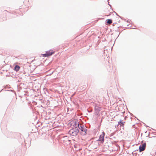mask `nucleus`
<instances>
[{"label": "nucleus", "mask_w": 156, "mask_h": 156, "mask_svg": "<svg viewBox=\"0 0 156 156\" xmlns=\"http://www.w3.org/2000/svg\"><path fill=\"white\" fill-rule=\"evenodd\" d=\"M20 67L19 66L16 65L14 68L15 70H16V71H17L19 70L20 69Z\"/></svg>", "instance_id": "nucleus-9"}, {"label": "nucleus", "mask_w": 156, "mask_h": 156, "mask_svg": "<svg viewBox=\"0 0 156 156\" xmlns=\"http://www.w3.org/2000/svg\"><path fill=\"white\" fill-rule=\"evenodd\" d=\"M125 122H122L121 121L120 122H118V125H120L121 126H123L124 124V123H125Z\"/></svg>", "instance_id": "nucleus-8"}, {"label": "nucleus", "mask_w": 156, "mask_h": 156, "mask_svg": "<svg viewBox=\"0 0 156 156\" xmlns=\"http://www.w3.org/2000/svg\"><path fill=\"white\" fill-rule=\"evenodd\" d=\"M79 132V130L77 128H73L69 130L68 133L70 135L75 136L77 135Z\"/></svg>", "instance_id": "nucleus-1"}, {"label": "nucleus", "mask_w": 156, "mask_h": 156, "mask_svg": "<svg viewBox=\"0 0 156 156\" xmlns=\"http://www.w3.org/2000/svg\"><path fill=\"white\" fill-rule=\"evenodd\" d=\"M100 109L101 108L98 106H96L95 107V110L96 113H99L100 110Z\"/></svg>", "instance_id": "nucleus-7"}, {"label": "nucleus", "mask_w": 156, "mask_h": 156, "mask_svg": "<svg viewBox=\"0 0 156 156\" xmlns=\"http://www.w3.org/2000/svg\"><path fill=\"white\" fill-rule=\"evenodd\" d=\"M54 52L53 51H47L46 53L44 54L45 56H50Z\"/></svg>", "instance_id": "nucleus-6"}, {"label": "nucleus", "mask_w": 156, "mask_h": 156, "mask_svg": "<svg viewBox=\"0 0 156 156\" xmlns=\"http://www.w3.org/2000/svg\"><path fill=\"white\" fill-rule=\"evenodd\" d=\"M108 5H109L111 6V5L109 4V2H108Z\"/></svg>", "instance_id": "nucleus-12"}, {"label": "nucleus", "mask_w": 156, "mask_h": 156, "mask_svg": "<svg viewBox=\"0 0 156 156\" xmlns=\"http://www.w3.org/2000/svg\"><path fill=\"white\" fill-rule=\"evenodd\" d=\"M73 123L74 124L73 125V126L74 127V128H77V129H78V130H79V128H78V127L79 126V122H78L77 121H74L73 122Z\"/></svg>", "instance_id": "nucleus-4"}, {"label": "nucleus", "mask_w": 156, "mask_h": 156, "mask_svg": "<svg viewBox=\"0 0 156 156\" xmlns=\"http://www.w3.org/2000/svg\"><path fill=\"white\" fill-rule=\"evenodd\" d=\"M146 144L144 143L142 144L141 145H140L139 147L140 152H141L144 150L145 149Z\"/></svg>", "instance_id": "nucleus-3"}, {"label": "nucleus", "mask_w": 156, "mask_h": 156, "mask_svg": "<svg viewBox=\"0 0 156 156\" xmlns=\"http://www.w3.org/2000/svg\"><path fill=\"white\" fill-rule=\"evenodd\" d=\"M87 131V129L85 128L83 129L82 128L80 132L81 134L83 136L85 135L86 134Z\"/></svg>", "instance_id": "nucleus-5"}, {"label": "nucleus", "mask_w": 156, "mask_h": 156, "mask_svg": "<svg viewBox=\"0 0 156 156\" xmlns=\"http://www.w3.org/2000/svg\"><path fill=\"white\" fill-rule=\"evenodd\" d=\"M78 128H79V130H80H80H81V129L82 128V129H83L85 127L84 126H79L78 127Z\"/></svg>", "instance_id": "nucleus-11"}, {"label": "nucleus", "mask_w": 156, "mask_h": 156, "mask_svg": "<svg viewBox=\"0 0 156 156\" xmlns=\"http://www.w3.org/2000/svg\"><path fill=\"white\" fill-rule=\"evenodd\" d=\"M106 22L108 23L111 24L112 23V20L111 19H108L106 20Z\"/></svg>", "instance_id": "nucleus-10"}, {"label": "nucleus", "mask_w": 156, "mask_h": 156, "mask_svg": "<svg viewBox=\"0 0 156 156\" xmlns=\"http://www.w3.org/2000/svg\"><path fill=\"white\" fill-rule=\"evenodd\" d=\"M105 133L104 132H102V134L100 136L99 138L98 141H100L101 143H103L104 140V136Z\"/></svg>", "instance_id": "nucleus-2"}]
</instances>
